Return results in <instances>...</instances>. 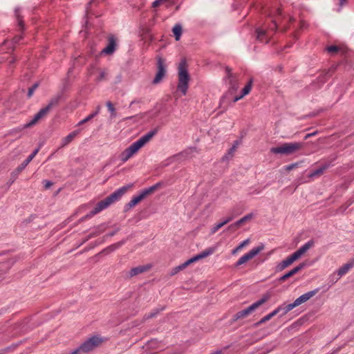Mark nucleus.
Masks as SVG:
<instances>
[{
    "label": "nucleus",
    "mask_w": 354,
    "mask_h": 354,
    "mask_svg": "<svg viewBox=\"0 0 354 354\" xmlns=\"http://www.w3.org/2000/svg\"><path fill=\"white\" fill-rule=\"evenodd\" d=\"M39 151V148L35 149L31 154L19 165L18 166L12 173L9 183L12 184L17 178L19 174L27 167V165L32 160L37 153Z\"/></svg>",
    "instance_id": "423d86ee"
},
{
    "label": "nucleus",
    "mask_w": 354,
    "mask_h": 354,
    "mask_svg": "<svg viewBox=\"0 0 354 354\" xmlns=\"http://www.w3.org/2000/svg\"><path fill=\"white\" fill-rule=\"evenodd\" d=\"M277 26L276 21L273 20L272 22V25L270 26L268 30H266L262 28H257L256 30L257 39L261 42L267 43L268 41L267 37L268 36L269 31L274 32L277 29Z\"/></svg>",
    "instance_id": "9d476101"
},
{
    "label": "nucleus",
    "mask_w": 354,
    "mask_h": 354,
    "mask_svg": "<svg viewBox=\"0 0 354 354\" xmlns=\"http://www.w3.org/2000/svg\"><path fill=\"white\" fill-rule=\"evenodd\" d=\"M190 151H196V148H192V149H189Z\"/></svg>",
    "instance_id": "69168bd1"
},
{
    "label": "nucleus",
    "mask_w": 354,
    "mask_h": 354,
    "mask_svg": "<svg viewBox=\"0 0 354 354\" xmlns=\"http://www.w3.org/2000/svg\"><path fill=\"white\" fill-rule=\"evenodd\" d=\"M190 77L187 71V65L185 59H182L178 66V91L185 95L187 93Z\"/></svg>",
    "instance_id": "f03ea898"
},
{
    "label": "nucleus",
    "mask_w": 354,
    "mask_h": 354,
    "mask_svg": "<svg viewBox=\"0 0 354 354\" xmlns=\"http://www.w3.org/2000/svg\"><path fill=\"white\" fill-rule=\"evenodd\" d=\"M236 151V147L232 146L227 151V153L222 158L223 160H227L234 156V153Z\"/></svg>",
    "instance_id": "72a5a7b5"
},
{
    "label": "nucleus",
    "mask_w": 354,
    "mask_h": 354,
    "mask_svg": "<svg viewBox=\"0 0 354 354\" xmlns=\"http://www.w3.org/2000/svg\"><path fill=\"white\" fill-rule=\"evenodd\" d=\"M42 183L44 185V188L46 189H49L53 185V183L48 180H44Z\"/></svg>",
    "instance_id": "49530a36"
},
{
    "label": "nucleus",
    "mask_w": 354,
    "mask_h": 354,
    "mask_svg": "<svg viewBox=\"0 0 354 354\" xmlns=\"http://www.w3.org/2000/svg\"><path fill=\"white\" fill-rule=\"evenodd\" d=\"M316 134H317V132H316V131H315V132H313V133H308V134H306V135L305 136V138H305V140H306V139H308V138H310V137H312V136H315V135H316Z\"/></svg>",
    "instance_id": "6e6d98bb"
},
{
    "label": "nucleus",
    "mask_w": 354,
    "mask_h": 354,
    "mask_svg": "<svg viewBox=\"0 0 354 354\" xmlns=\"http://www.w3.org/2000/svg\"><path fill=\"white\" fill-rule=\"evenodd\" d=\"M292 263L290 259L288 257L286 259L281 261L277 266H276V271L277 272H281L284 269H286L287 267L290 266Z\"/></svg>",
    "instance_id": "393cba45"
},
{
    "label": "nucleus",
    "mask_w": 354,
    "mask_h": 354,
    "mask_svg": "<svg viewBox=\"0 0 354 354\" xmlns=\"http://www.w3.org/2000/svg\"><path fill=\"white\" fill-rule=\"evenodd\" d=\"M190 264H191V263L189 262V259H188L183 263H181L180 265L172 269V270L171 271V275H174V274H177L178 272L184 270L185 268H187Z\"/></svg>",
    "instance_id": "c85d7f7f"
},
{
    "label": "nucleus",
    "mask_w": 354,
    "mask_h": 354,
    "mask_svg": "<svg viewBox=\"0 0 354 354\" xmlns=\"http://www.w3.org/2000/svg\"><path fill=\"white\" fill-rule=\"evenodd\" d=\"M39 86V83H35L31 87H30L28 88V93H27V95H28V97L30 98L32 97V95H33L35 91L37 88V87Z\"/></svg>",
    "instance_id": "e433bc0d"
},
{
    "label": "nucleus",
    "mask_w": 354,
    "mask_h": 354,
    "mask_svg": "<svg viewBox=\"0 0 354 354\" xmlns=\"http://www.w3.org/2000/svg\"><path fill=\"white\" fill-rule=\"evenodd\" d=\"M330 163L326 162L324 165H323L321 167L315 169L311 173L309 174L308 176L310 178H313L315 176H321L324 171L327 169L328 167H330Z\"/></svg>",
    "instance_id": "412c9836"
},
{
    "label": "nucleus",
    "mask_w": 354,
    "mask_h": 354,
    "mask_svg": "<svg viewBox=\"0 0 354 354\" xmlns=\"http://www.w3.org/2000/svg\"><path fill=\"white\" fill-rule=\"evenodd\" d=\"M249 243V239H246L245 241H243L236 248H235L232 253L234 254L236 253L239 250L241 249L243 247H244L245 245H246L247 244H248Z\"/></svg>",
    "instance_id": "c03bdc74"
},
{
    "label": "nucleus",
    "mask_w": 354,
    "mask_h": 354,
    "mask_svg": "<svg viewBox=\"0 0 354 354\" xmlns=\"http://www.w3.org/2000/svg\"><path fill=\"white\" fill-rule=\"evenodd\" d=\"M319 288H316L297 298L292 303L295 308L309 300L311 297L315 296L319 292Z\"/></svg>",
    "instance_id": "4468645a"
},
{
    "label": "nucleus",
    "mask_w": 354,
    "mask_h": 354,
    "mask_svg": "<svg viewBox=\"0 0 354 354\" xmlns=\"http://www.w3.org/2000/svg\"><path fill=\"white\" fill-rule=\"evenodd\" d=\"M163 309H164L163 308L154 309V310H153L152 312L149 313V314H146L143 318L145 320L153 318V317H156Z\"/></svg>",
    "instance_id": "2f4dec72"
},
{
    "label": "nucleus",
    "mask_w": 354,
    "mask_h": 354,
    "mask_svg": "<svg viewBox=\"0 0 354 354\" xmlns=\"http://www.w3.org/2000/svg\"><path fill=\"white\" fill-rule=\"evenodd\" d=\"M103 341L102 337L95 335L84 342L79 348L82 353H88L98 346Z\"/></svg>",
    "instance_id": "0eeeda50"
},
{
    "label": "nucleus",
    "mask_w": 354,
    "mask_h": 354,
    "mask_svg": "<svg viewBox=\"0 0 354 354\" xmlns=\"http://www.w3.org/2000/svg\"><path fill=\"white\" fill-rule=\"evenodd\" d=\"M235 225V223L229 225V227H227L228 230L234 232L240 227L239 225Z\"/></svg>",
    "instance_id": "de8ad7c7"
},
{
    "label": "nucleus",
    "mask_w": 354,
    "mask_h": 354,
    "mask_svg": "<svg viewBox=\"0 0 354 354\" xmlns=\"http://www.w3.org/2000/svg\"><path fill=\"white\" fill-rule=\"evenodd\" d=\"M161 2H162V0H156V1H154L153 2V3H152V7L153 8L158 7L160 4Z\"/></svg>",
    "instance_id": "5fc2aeb1"
},
{
    "label": "nucleus",
    "mask_w": 354,
    "mask_h": 354,
    "mask_svg": "<svg viewBox=\"0 0 354 354\" xmlns=\"http://www.w3.org/2000/svg\"><path fill=\"white\" fill-rule=\"evenodd\" d=\"M214 248H209L205 250L204 251H203L202 252H201V253L198 254L197 255L193 257L192 258L189 259V262H190L191 263L196 262L200 259H204V258L214 253Z\"/></svg>",
    "instance_id": "f3484780"
},
{
    "label": "nucleus",
    "mask_w": 354,
    "mask_h": 354,
    "mask_svg": "<svg viewBox=\"0 0 354 354\" xmlns=\"http://www.w3.org/2000/svg\"><path fill=\"white\" fill-rule=\"evenodd\" d=\"M157 133V130L153 129L143 135L136 142L132 143L127 147L128 150L133 155H135L140 148L144 147L149 140Z\"/></svg>",
    "instance_id": "39448f33"
},
{
    "label": "nucleus",
    "mask_w": 354,
    "mask_h": 354,
    "mask_svg": "<svg viewBox=\"0 0 354 354\" xmlns=\"http://www.w3.org/2000/svg\"><path fill=\"white\" fill-rule=\"evenodd\" d=\"M221 352L220 351H216L211 354H221Z\"/></svg>",
    "instance_id": "0e129e2a"
},
{
    "label": "nucleus",
    "mask_w": 354,
    "mask_h": 354,
    "mask_svg": "<svg viewBox=\"0 0 354 354\" xmlns=\"http://www.w3.org/2000/svg\"><path fill=\"white\" fill-rule=\"evenodd\" d=\"M276 12H277V14L278 15H281V10H280V9H279V8H278V9H277Z\"/></svg>",
    "instance_id": "e2e57ef3"
},
{
    "label": "nucleus",
    "mask_w": 354,
    "mask_h": 354,
    "mask_svg": "<svg viewBox=\"0 0 354 354\" xmlns=\"http://www.w3.org/2000/svg\"><path fill=\"white\" fill-rule=\"evenodd\" d=\"M269 298H270V296L268 295H263V297L261 299H259V300L257 301L256 302L253 303L252 304H251L248 308L250 309V310L251 312H253L257 308H258L260 306H261L262 304L266 303L269 299Z\"/></svg>",
    "instance_id": "aec40b11"
},
{
    "label": "nucleus",
    "mask_w": 354,
    "mask_h": 354,
    "mask_svg": "<svg viewBox=\"0 0 354 354\" xmlns=\"http://www.w3.org/2000/svg\"><path fill=\"white\" fill-rule=\"evenodd\" d=\"M234 218V216H227L225 219L223 221V223L224 225H226L227 223H230L231 221H232Z\"/></svg>",
    "instance_id": "3c124183"
},
{
    "label": "nucleus",
    "mask_w": 354,
    "mask_h": 354,
    "mask_svg": "<svg viewBox=\"0 0 354 354\" xmlns=\"http://www.w3.org/2000/svg\"><path fill=\"white\" fill-rule=\"evenodd\" d=\"M133 184H129L124 186L120 187L113 192L111 194L107 196L104 200L98 202L93 209L86 216V218H91L94 215L98 214L103 209L107 208L113 203L118 201L120 199V198L129 189L133 187Z\"/></svg>",
    "instance_id": "f257e3e1"
},
{
    "label": "nucleus",
    "mask_w": 354,
    "mask_h": 354,
    "mask_svg": "<svg viewBox=\"0 0 354 354\" xmlns=\"http://www.w3.org/2000/svg\"><path fill=\"white\" fill-rule=\"evenodd\" d=\"M252 217H253L252 214H248L245 215V216H243V218H241V219H239V221H236L234 225L241 226L242 224H243L245 222L249 221Z\"/></svg>",
    "instance_id": "473e14b6"
},
{
    "label": "nucleus",
    "mask_w": 354,
    "mask_h": 354,
    "mask_svg": "<svg viewBox=\"0 0 354 354\" xmlns=\"http://www.w3.org/2000/svg\"><path fill=\"white\" fill-rule=\"evenodd\" d=\"M251 313L252 312L250 310V309L248 308H247L244 310H242L241 311H239L234 315L233 320L236 321L239 319L245 317L246 316L250 315Z\"/></svg>",
    "instance_id": "cd10ccee"
},
{
    "label": "nucleus",
    "mask_w": 354,
    "mask_h": 354,
    "mask_svg": "<svg viewBox=\"0 0 354 354\" xmlns=\"http://www.w3.org/2000/svg\"><path fill=\"white\" fill-rule=\"evenodd\" d=\"M252 85V80H250L248 82V83L245 86V87L242 89L241 94L240 95L234 96L232 99V102L235 103L237 101H239V100H241V98H243L245 95H248L251 91Z\"/></svg>",
    "instance_id": "a211bd4d"
},
{
    "label": "nucleus",
    "mask_w": 354,
    "mask_h": 354,
    "mask_svg": "<svg viewBox=\"0 0 354 354\" xmlns=\"http://www.w3.org/2000/svg\"><path fill=\"white\" fill-rule=\"evenodd\" d=\"M106 106H107L109 111L111 112V118L115 117V115H116L115 109L113 104L110 101L106 102Z\"/></svg>",
    "instance_id": "c9c22d12"
},
{
    "label": "nucleus",
    "mask_w": 354,
    "mask_h": 354,
    "mask_svg": "<svg viewBox=\"0 0 354 354\" xmlns=\"http://www.w3.org/2000/svg\"><path fill=\"white\" fill-rule=\"evenodd\" d=\"M166 73V69L164 66V61L161 57L158 59V71L153 80V84H157L162 80Z\"/></svg>",
    "instance_id": "ddd939ff"
},
{
    "label": "nucleus",
    "mask_w": 354,
    "mask_h": 354,
    "mask_svg": "<svg viewBox=\"0 0 354 354\" xmlns=\"http://www.w3.org/2000/svg\"><path fill=\"white\" fill-rule=\"evenodd\" d=\"M63 97V93H59L56 95L53 96L50 100L47 106L51 109L53 107L57 106L60 102V100Z\"/></svg>",
    "instance_id": "4be33fe9"
},
{
    "label": "nucleus",
    "mask_w": 354,
    "mask_h": 354,
    "mask_svg": "<svg viewBox=\"0 0 354 354\" xmlns=\"http://www.w3.org/2000/svg\"><path fill=\"white\" fill-rule=\"evenodd\" d=\"M224 223L222 222L218 223L216 224L211 230V233L214 234L216 233L220 228H221L223 226H224Z\"/></svg>",
    "instance_id": "58836bf2"
},
{
    "label": "nucleus",
    "mask_w": 354,
    "mask_h": 354,
    "mask_svg": "<svg viewBox=\"0 0 354 354\" xmlns=\"http://www.w3.org/2000/svg\"><path fill=\"white\" fill-rule=\"evenodd\" d=\"M95 0H92L91 2H89V5L91 4Z\"/></svg>",
    "instance_id": "338daca9"
},
{
    "label": "nucleus",
    "mask_w": 354,
    "mask_h": 354,
    "mask_svg": "<svg viewBox=\"0 0 354 354\" xmlns=\"http://www.w3.org/2000/svg\"><path fill=\"white\" fill-rule=\"evenodd\" d=\"M79 133V131H74L70 133L67 136L64 138L62 141V147H65L68 145Z\"/></svg>",
    "instance_id": "b1692460"
},
{
    "label": "nucleus",
    "mask_w": 354,
    "mask_h": 354,
    "mask_svg": "<svg viewBox=\"0 0 354 354\" xmlns=\"http://www.w3.org/2000/svg\"><path fill=\"white\" fill-rule=\"evenodd\" d=\"M272 317H270V314L266 315L265 317H263V318H261L257 324L256 325L257 326H259L268 321H269L270 319H271Z\"/></svg>",
    "instance_id": "79ce46f5"
},
{
    "label": "nucleus",
    "mask_w": 354,
    "mask_h": 354,
    "mask_svg": "<svg viewBox=\"0 0 354 354\" xmlns=\"http://www.w3.org/2000/svg\"><path fill=\"white\" fill-rule=\"evenodd\" d=\"M239 144H240V142L239 140H236V141H234V142L232 146H235L236 147V149Z\"/></svg>",
    "instance_id": "680f3d73"
},
{
    "label": "nucleus",
    "mask_w": 354,
    "mask_h": 354,
    "mask_svg": "<svg viewBox=\"0 0 354 354\" xmlns=\"http://www.w3.org/2000/svg\"><path fill=\"white\" fill-rule=\"evenodd\" d=\"M326 50L328 53H336L338 51L339 48L336 46H330L327 47Z\"/></svg>",
    "instance_id": "a18cd8bd"
},
{
    "label": "nucleus",
    "mask_w": 354,
    "mask_h": 354,
    "mask_svg": "<svg viewBox=\"0 0 354 354\" xmlns=\"http://www.w3.org/2000/svg\"><path fill=\"white\" fill-rule=\"evenodd\" d=\"M50 111V109L47 106L41 109L39 112L34 115L33 118L30 122L26 123L23 126V128H30L35 125L40 119L46 115Z\"/></svg>",
    "instance_id": "f8f14e48"
},
{
    "label": "nucleus",
    "mask_w": 354,
    "mask_h": 354,
    "mask_svg": "<svg viewBox=\"0 0 354 354\" xmlns=\"http://www.w3.org/2000/svg\"><path fill=\"white\" fill-rule=\"evenodd\" d=\"M107 75V71L106 70H102L100 72L99 76L97 78L98 82H101L104 80Z\"/></svg>",
    "instance_id": "ea45409f"
},
{
    "label": "nucleus",
    "mask_w": 354,
    "mask_h": 354,
    "mask_svg": "<svg viewBox=\"0 0 354 354\" xmlns=\"http://www.w3.org/2000/svg\"><path fill=\"white\" fill-rule=\"evenodd\" d=\"M306 266V263L304 262L299 263L297 266H296L295 268H294L293 269H292L291 270H290L285 274L280 277L278 279L279 281V282L285 281L287 279L292 277L293 275H295V274L299 272L300 270L304 269Z\"/></svg>",
    "instance_id": "2eb2a0df"
},
{
    "label": "nucleus",
    "mask_w": 354,
    "mask_h": 354,
    "mask_svg": "<svg viewBox=\"0 0 354 354\" xmlns=\"http://www.w3.org/2000/svg\"><path fill=\"white\" fill-rule=\"evenodd\" d=\"M105 230V227L104 225H100L97 226L93 231H92L86 239V241H88V239L95 237L98 235H100L101 233H102Z\"/></svg>",
    "instance_id": "5701e85b"
},
{
    "label": "nucleus",
    "mask_w": 354,
    "mask_h": 354,
    "mask_svg": "<svg viewBox=\"0 0 354 354\" xmlns=\"http://www.w3.org/2000/svg\"><path fill=\"white\" fill-rule=\"evenodd\" d=\"M353 267H354V259H351L349 262L339 268L337 270V274L341 277L346 274Z\"/></svg>",
    "instance_id": "6ab92c4d"
},
{
    "label": "nucleus",
    "mask_w": 354,
    "mask_h": 354,
    "mask_svg": "<svg viewBox=\"0 0 354 354\" xmlns=\"http://www.w3.org/2000/svg\"><path fill=\"white\" fill-rule=\"evenodd\" d=\"M133 156V154L128 150L127 148L125 150H124L120 156V159L122 162H126L129 158H131Z\"/></svg>",
    "instance_id": "7c9ffc66"
},
{
    "label": "nucleus",
    "mask_w": 354,
    "mask_h": 354,
    "mask_svg": "<svg viewBox=\"0 0 354 354\" xmlns=\"http://www.w3.org/2000/svg\"><path fill=\"white\" fill-rule=\"evenodd\" d=\"M303 145L300 142H285L280 146L272 147L270 152L274 154L291 155L299 150Z\"/></svg>",
    "instance_id": "20e7f679"
},
{
    "label": "nucleus",
    "mask_w": 354,
    "mask_h": 354,
    "mask_svg": "<svg viewBox=\"0 0 354 354\" xmlns=\"http://www.w3.org/2000/svg\"><path fill=\"white\" fill-rule=\"evenodd\" d=\"M116 232L117 231H113V232L109 233L108 234H106V236H113L115 234Z\"/></svg>",
    "instance_id": "bf43d9fd"
},
{
    "label": "nucleus",
    "mask_w": 354,
    "mask_h": 354,
    "mask_svg": "<svg viewBox=\"0 0 354 354\" xmlns=\"http://www.w3.org/2000/svg\"><path fill=\"white\" fill-rule=\"evenodd\" d=\"M172 31L174 35L175 39L176 41H178L180 38L182 31H183V28H182L181 25L178 24H176L174 26V27L173 28Z\"/></svg>",
    "instance_id": "c756f323"
},
{
    "label": "nucleus",
    "mask_w": 354,
    "mask_h": 354,
    "mask_svg": "<svg viewBox=\"0 0 354 354\" xmlns=\"http://www.w3.org/2000/svg\"><path fill=\"white\" fill-rule=\"evenodd\" d=\"M314 245H315V241L313 239H310L307 243H306L304 245H302L297 251L302 256L310 248H313L314 246Z\"/></svg>",
    "instance_id": "bb28decb"
},
{
    "label": "nucleus",
    "mask_w": 354,
    "mask_h": 354,
    "mask_svg": "<svg viewBox=\"0 0 354 354\" xmlns=\"http://www.w3.org/2000/svg\"><path fill=\"white\" fill-rule=\"evenodd\" d=\"M162 183L158 182L148 188L141 190L138 195L133 196L131 200L128 203L126 204L124 209L127 211L128 209L133 207L147 196L153 193L156 190L160 187Z\"/></svg>",
    "instance_id": "7ed1b4c3"
},
{
    "label": "nucleus",
    "mask_w": 354,
    "mask_h": 354,
    "mask_svg": "<svg viewBox=\"0 0 354 354\" xmlns=\"http://www.w3.org/2000/svg\"><path fill=\"white\" fill-rule=\"evenodd\" d=\"M88 122V120H87L86 118H85L84 119L82 120L81 121L79 122L78 123V125H82L86 122Z\"/></svg>",
    "instance_id": "13d9d810"
},
{
    "label": "nucleus",
    "mask_w": 354,
    "mask_h": 354,
    "mask_svg": "<svg viewBox=\"0 0 354 354\" xmlns=\"http://www.w3.org/2000/svg\"><path fill=\"white\" fill-rule=\"evenodd\" d=\"M297 165V164H296V163H293V164H290L289 165H287L286 166V170L290 171V170L293 169Z\"/></svg>",
    "instance_id": "603ef678"
},
{
    "label": "nucleus",
    "mask_w": 354,
    "mask_h": 354,
    "mask_svg": "<svg viewBox=\"0 0 354 354\" xmlns=\"http://www.w3.org/2000/svg\"><path fill=\"white\" fill-rule=\"evenodd\" d=\"M228 79L230 82V87L228 91L223 95L221 100V104H224L227 101L231 100V97L234 92L239 88L236 77L231 73L228 74Z\"/></svg>",
    "instance_id": "6e6552de"
},
{
    "label": "nucleus",
    "mask_w": 354,
    "mask_h": 354,
    "mask_svg": "<svg viewBox=\"0 0 354 354\" xmlns=\"http://www.w3.org/2000/svg\"><path fill=\"white\" fill-rule=\"evenodd\" d=\"M347 1L346 0H339V9L338 11L339 12L342 10V8L346 4Z\"/></svg>",
    "instance_id": "09e8293b"
},
{
    "label": "nucleus",
    "mask_w": 354,
    "mask_h": 354,
    "mask_svg": "<svg viewBox=\"0 0 354 354\" xmlns=\"http://www.w3.org/2000/svg\"><path fill=\"white\" fill-rule=\"evenodd\" d=\"M264 249V245L261 243L257 247L252 248L250 252L243 255L236 263V266H239L249 260L254 258L256 255H257L261 251Z\"/></svg>",
    "instance_id": "1a4fd4ad"
},
{
    "label": "nucleus",
    "mask_w": 354,
    "mask_h": 354,
    "mask_svg": "<svg viewBox=\"0 0 354 354\" xmlns=\"http://www.w3.org/2000/svg\"><path fill=\"white\" fill-rule=\"evenodd\" d=\"M117 46V39L116 37L111 35L108 37L107 46L101 50V54L104 55H113L116 50Z\"/></svg>",
    "instance_id": "9b49d317"
},
{
    "label": "nucleus",
    "mask_w": 354,
    "mask_h": 354,
    "mask_svg": "<svg viewBox=\"0 0 354 354\" xmlns=\"http://www.w3.org/2000/svg\"><path fill=\"white\" fill-rule=\"evenodd\" d=\"M100 109H101L100 106V105H99V106H97L96 110H95L94 112H93L92 113L89 114V115L86 117L87 120H88V121H90V120H91V119H93L95 116H96V115L100 113Z\"/></svg>",
    "instance_id": "4c0bfd02"
},
{
    "label": "nucleus",
    "mask_w": 354,
    "mask_h": 354,
    "mask_svg": "<svg viewBox=\"0 0 354 354\" xmlns=\"http://www.w3.org/2000/svg\"><path fill=\"white\" fill-rule=\"evenodd\" d=\"M150 268L149 265L146 266H139L138 267H135L131 268L127 273L128 278H132L136 275L142 274L146 271H147Z\"/></svg>",
    "instance_id": "dca6fc26"
},
{
    "label": "nucleus",
    "mask_w": 354,
    "mask_h": 354,
    "mask_svg": "<svg viewBox=\"0 0 354 354\" xmlns=\"http://www.w3.org/2000/svg\"><path fill=\"white\" fill-rule=\"evenodd\" d=\"M15 61H16L15 57H11L10 60L9 61V64H12L15 62Z\"/></svg>",
    "instance_id": "052dcab7"
},
{
    "label": "nucleus",
    "mask_w": 354,
    "mask_h": 354,
    "mask_svg": "<svg viewBox=\"0 0 354 354\" xmlns=\"http://www.w3.org/2000/svg\"><path fill=\"white\" fill-rule=\"evenodd\" d=\"M280 313L279 310H278V308H277L275 310H274L272 312H271L270 314V317L272 318L276 315Z\"/></svg>",
    "instance_id": "864d4df0"
},
{
    "label": "nucleus",
    "mask_w": 354,
    "mask_h": 354,
    "mask_svg": "<svg viewBox=\"0 0 354 354\" xmlns=\"http://www.w3.org/2000/svg\"><path fill=\"white\" fill-rule=\"evenodd\" d=\"M25 128H23V127H19V128H17V129H14L10 131V134H13V133L21 132Z\"/></svg>",
    "instance_id": "8fccbe9b"
},
{
    "label": "nucleus",
    "mask_w": 354,
    "mask_h": 354,
    "mask_svg": "<svg viewBox=\"0 0 354 354\" xmlns=\"http://www.w3.org/2000/svg\"><path fill=\"white\" fill-rule=\"evenodd\" d=\"M277 308L278 310H279V313H281L280 317H282L287 314L289 311L292 310L295 308V306L293 304L291 303L288 305L283 304L281 306H278Z\"/></svg>",
    "instance_id": "a878e982"
},
{
    "label": "nucleus",
    "mask_w": 354,
    "mask_h": 354,
    "mask_svg": "<svg viewBox=\"0 0 354 354\" xmlns=\"http://www.w3.org/2000/svg\"><path fill=\"white\" fill-rule=\"evenodd\" d=\"M19 12V9L15 10V14H16V16L17 18L18 24L20 26V28L22 29V28H24V22H23L22 19L20 18Z\"/></svg>",
    "instance_id": "37998d69"
},
{
    "label": "nucleus",
    "mask_w": 354,
    "mask_h": 354,
    "mask_svg": "<svg viewBox=\"0 0 354 354\" xmlns=\"http://www.w3.org/2000/svg\"><path fill=\"white\" fill-rule=\"evenodd\" d=\"M122 244V243H119L118 244L111 245L109 247L104 249L102 252L109 253L111 252H113L115 249L118 248Z\"/></svg>",
    "instance_id": "f704fd0d"
},
{
    "label": "nucleus",
    "mask_w": 354,
    "mask_h": 354,
    "mask_svg": "<svg viewBox=\"0 0 354 354\" xmlns=\"http://www.w3.org/2000/svg\"><path fill=\"white\" fill-rule=\"evenodd\" d=\"M21 39V36H16L13 39V41H14L15 43H18Z\"/></svg>",
    "instance_id": "4d7b16f0"
},
{
    "label": "nucleus",
    "mask_w": 354,
    "mask_h": 354,
    "mask_svg": "<svg viewBox=\"0 0 354 354\" xmlns=\"http://www.w3.org/2000/svg\"><path fill=\"white\" fill-rule=\"evenodd\" d=\"M301 257V255L297 251H296L294 253H292L290 256H289L288 257L290 259V260L293 263L296 260L299 259Z\"/></svg>",
    "instance_id": "a19ab883"
}]
</instances>
